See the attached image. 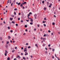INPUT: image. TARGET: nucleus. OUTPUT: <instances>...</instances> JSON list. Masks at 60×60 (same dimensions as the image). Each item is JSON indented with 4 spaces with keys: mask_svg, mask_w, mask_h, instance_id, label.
<instances>
[{
    "mask_svg": "<svg viewBox=\"0 0 60 60\" xmlns=\"http://www.w3.org/2000/svg\"><path fill=\"white\" fill-rule=\"evenodd\" d=\"M45 45V44H44L43 45V47H44Z\"/></svg>",
    "mask_w": 60,
    "mask_h": 60,
    "instance_id": "obj_36",
    "label": "nucleus"
},
{
    "mask_svg": "<svg viewBox=\"0 0 60 60\" xmlns=\"http://www.w3.org/2000/svg\"><path fill=\"white\" fill-rule=\"evenodd\" d=\"M29 15H32V13L31 12H30L29 13Z\"/></svg>",
    "mask_w": 60,
    "mask_h": 60,
    "instance_id": "obj_7",
    "label": "nucleus"
},
{
    "mask_svg": "<svg viewBox=\"0 0 60 60\" xmlns=\"http://www.w3.org/2000/svg\"><path fill=\"white\" fill-rule=\"evenodd\" d=\"M21 49H23V47H22L21 48Z\"/></svg>",
    "mask_w": 60,
    "mask_h": 60,
    "instance_id": "obj_54",
    "label": "nucleus"
},
{
    "mask_svg": "<svg viewBox=\"0 0 60 60\" xmlns=\"http://www.w3.org/2000/svg\"><path fill=\"white\" fill-rule=\"evenodd\" d=\"M14 51H15V50H13L12 52V53H13L14 52Z\"/></svg>",
    "mask_w": 60,
    "mask_h": 60,
    "instance_id": "obj_24",
    "label": "nucleus"
},
{
    "mask_svg": "<svg viewBox=\"0 0 60 60\" xmlns=\"http://www.w3.org/2000/svg\"><path fill=\"white\" fill-rule=\"evenodd\" d=\"M49 7H50H50H51V6H50V5L49 6Z\"/></svg>",
    "mask_w": 60,
    "mask_h": 60,
    "instance_id": "obj_58",
    "label": "nucleus"
},
{
    "mask_svg": "<svg viewBox=\"0 0 60 60\" xmlns=\"http://www.w3.org/2000/svg\"><path fill=\"white\" fill-rule=\"evenodd\" d=\"M6 48H8V45H7L6 46Z\"/></svg>",
    "mask_w": 60,
    "mask_h": 60,
    "instance_id": "obj_17",
    "label": "nucleus"
},
{
    "mask_svg": "<svg viewBox=\"0 0 60 60\" xmlns=\"http://www.w3.org/2000/svg\"><path fill=\"white\" fill-rule=\"evenodd\" d=\"M42 3L43 4H44V1H42Z\"/></svg>",
    "mask_w": 60,
    "mask_h": 60,
    "instance_id": "obj_29",
    "label": "nucleus"
},
{
    "mask_svg": "<svg viewBox=\"0 0 60 60\" xmlns=\"http://www.w3.org/2000/svg\"><path fill=\"white\" fill-rule=\"evenodd\" d=\"M21 4V3L19 2V3H18V5H20V4Z\"/></svg>",
    "mask_w": 60,
    "mask_h": 60,
    "instance_id": "obj_12",
    "label": "nucleus"
},
{
    "mask_svg": "<svg viewBox=\"0 0 60 60\" xmlns=\"http://www.w3.org/2000/svg\"><path fill=\"white\" fill-rule=\"evenodd\" d=\"M46 19H46V18H44V20H46Z\"/></svg>",
    "mask_w": 60,
    "mask_h": 60,
    "instance_id": "obj_53",
    "label": "nucleus"
},
{
    "mask_svg": "<svg viewBox=\"0 0 60 60\" xmlns=\"http://www.w3.org/2000/svg\"><path fill=\"white\" fill-rule=\"evenodd\" d=\"M30 25H33V22H31V23H30Z\"/></svg>",
    "mask_w": 60,
    "mask_h": 60,
    "instance_id": "obj_8",
    "label": "nucleus"
},
{
    "mask_svg": "<svg viewBox=\"0 0 60 60\" xmlns=\"http://www.w3.org/2000/svg\"><path fill=\"white\" fill-rule=\"evenodd\" d=\"M50 44L49 45H48V47H50Z\"/></svg>",
    "mask_w": 60,
    "mask_h": 60,
    "instance_id": "obj_49",
    "label": "nucleus"
},
{
    "mask_svg": "<svg viewBox=\"0 0 60 60\" xmlns=\"http://www.w3.org/2000/svg\"><path fill=\"white\" fill-rule=\"evenodd\" d=\"M26 59H27V60L28 59V57H27L26 58Z\"/></svg>",
    "mask_w": 60,
    "mask_h": 60,
    "instance_id": "obj_62",
    "label": "nucleus"
},
{
    "mask_svg": "<svg viewBox=\"0 0 60 60\" xmlns=\"http://www.w3.org/2000/svg\"><path fill=\"white\" fill-rule=\"evenodd\" d=\"M8 53V52L7 51V50L5 51V56H7V53Z\"/></svg>",
    "mask_w": 60,
    "mask_h": 60,
    "instance_id": "obj_1",
    "label": "nucleus"
},
{
    "mask_svg": "<svg viewBox=\"0 0 60 60\" xmlns=\"http://www.w3.org/2000/svg\"><path fill=\"white\" fill-rule=\"evenodd\" d=\"M46 39V38H43V40L44 41H45Z\"/></svg>",
    "mask_w": 60,
    "mask_h": 60,
    "instance_id": "obj_5",
    "label": "nucleus"
},
{
    "mask_svg": "<svg viewBox=\"0 0 60 60\" xmlns=\"http://www.w3.org/2000/svg\"><path fill=\"white\" fill-rule=\"evenodd\" d=\"M8 29H10V28L9 27H8Z\"/></svg>",
    "mask_w": 60,
    "mask_h": 60,
    "instance_id": "obj_42",
    "label": "nucleus"
},
{
    "mask_svg": "<svg viewBox=\"0 0 60 60\" xmlns=\"http://www.w3.org/2000/svg\"><path fill=\"white\" fill-rule=\"evenodd\" d=\"M25 7L26 8H27V6H26Z\"/></svg>",
    "mask_w": 60,
    "mask_h": 60,
    "instance_id": "obj_44",
    "label": "nucleus"
},
{
    "mask_svg": "<svg viewBox=\"0 0 60 60\" xmlns=\"http://www.w3.org/2000/svg\"><path fill=\"white\" fill-rule=\"evenodd\" d=\"M17 47H15V49H17Z\"/></svg>",
    "mask_w": 60,
    "mask_h": 60,
    "instance_id": "obj_50",
    "label": "nucleus"
},
{
    "mask_svg": "<svg viewBox=\"0 0 60 60\" xmlns=\"http://www.w3.org/2000/svg\"><path fill=\"white\" fill-rule=\"evenodd\" d=\"M25 34H26V33H24V34H23V35H25Z\"/></svg>",
    "mask_w": 60,
    "mask_h": 60,
    "instance_id": "obj_63",
    "label": "nucleus"
},
{
    "mask_svg": "<svg viewBox=\"0 0 60 60\" xmlns=\"http://www.w3.org/2000/svg\"><path fill=\"white\" fill-rule=\"evenodd\" d=\"M10 41L11 42V43H12V41L11 40Z\"/></svg>",
    "mask_w": 60,
    "mask_h": 60,
    "instance_id": "obj_57",
    "label": "nucleus"
},
{
    "mask_svg": "<svg viewBox=\"0 0 60 60\" xmlns=\"http://www.w3.org/2000/svg\"><path fill=\"white\" fill-rule=\"evenodd\" d=\"M30 57H31V58H32V57H33V56H30Z\"/></svg>",
    "mask_w": 60,
    "mask_h": 60,
    "instance_id": "obj_55",
    "label": "nucleus"
},
{
    "mask_svg": "<svg viewBox=\"0 0 60 60\" xmlns=\"http://www.w3.org/2000/svg\"><path fill=\"white\" fill-rule=\"evenodd\" d=\"M37 14H35L34 15V16L35 17V19H36V17H37Z\"/></svg>",
    "mask_w": 60,
    "mask_h": 60,
    "instance_id": "obj_3",
    "label": "nucleus"
},
{
    "mask_svg": "<svg viewBox=\"0 0 60 60\" xmlns=\"http://www.w3.org/2000/svg\"><path fill=\"white\" fill-rule=\"evenodd\" d=\"M51 34L52 35H53L54 34H53V33H52Z\"/></svg>",
    "mask_w": 60,
    "mask_h": 60,
    "instance_id": "obj_32",
    "label": "nucleus"
},
{
    "mask_svg": "<svg viewBox=\"0 0 60 60\" xmlns=\"http://www.w3.org/2000/svg\"><path fill=\"white\" fill-rule=\"evenodd\" d=\"M14 60H17V59H16V58L14 59Z\"/></svg>",
    "mask_w": 60,
    "mask_h": 60,
    "instance_id": "obj_60",
    "label": "nucleus"
},
{
    "mask_svg": "<svg viewBox=\"0 0 60 60\" xmlns=\"http://www.w3.org/2000/svg\"><path fill=\"white\" fill-rule=\"evenodd\" d=\"M45 36H46V35L44 34V37H45Z\"/></svg>",
    "mask_w": 60,
    "mask_h": 60,
    "instance_id": "obj_48",
    "label": "nucleus"
},
{
    "mask_svg": "<svg viewBox=\"0 0 60 60\" xmlns=\"http://www.w3.org/2000/svg\"><path fill=\"white\" fill-rule=\"evenodd\" d=\"M18 20H20V18H18Z\"/></svg>",
    "mask_w": 60,
    "mask_h": 60,
    "instance_id": "obj_52",
    "label": "nucleus"
},
{
    "mask_svg": "<svg viewBox=\"0 0 60 60\" xmlns=\"http://www.w3.org/2000/svg\"><path fill=\"white\" fill-rule=\"evenodd\" d=\"M37 26H38V27H39V25H37Z\"/></svg>",
    "mask_w": 60,
    "mask_h": 60,
    "instance_id": "obj_61",
    "label": "nucleus"
},
{
    "mask_svg": "<svg viewBox=\"0 0 60 60\" xmlns=\"http://www.w3.org/2000/svg\"><path fill=\"white\" fill-rule=\"evenodd\" d=\"M27 51V50H26V48L24 49V52H26Z\"/></svg>",
    "mask_w": 60,
    "mask_h": 60,
    "instance_id": "obj_2",
    "label": "nucleus"
},
{
    "mask_svg": "<svg viewBox=\"0 0 60 60\" xmlns=\"http://www.w3.org/2000/svg\"><path fill=\"white\" fill-rule=\"evenodd\" d=\"M7 60H10V58L9 57H8V58Z\"/></svg>",
    "mask_w": 60,
    "mask_h": 60,
    "instance_id": "obj_19",
    "label": "nucleus"
},
{
    "mask_svg": "<svg viewBox=\"0 0 60 60\" xmlns=\"http://www.w3.org/2000/svg\"><path fill=\"white\" fill-rule=\"evenodd\" d=\"M10 1H9V3H10V4H11V0H10Z\"/></svg>",
    "mask_w": 60,
    "mask_h": 60,
    "instance_id": "obj_9",
    "label": "nucleus"
},
{
    "mask_svg": "<svg viewBox=\"0 0 60 60\" xmlns=\"http://www.w3.org/2000/svg\"><path fill=\"white\" fill-rule=\"evenodd\" d=\"M21 22H23V20H22L21 21Z\"/></svg>",
    "mask_w": 60,
    "mask_h": 60,
    "instance_id": "obj_46",
    "label": "nucleus"
},
{
    "mask_svg": "<svg viewBox=\"0 0 60 60\" xmlns=\"http://www.w3.org/2000/svg\"><path fill=\"white\" fill-rule=\"evenodd\" d=\"M14 14H15V15H16V13L15 12H14Z\"/></svg>",
    "mask_w": 60,
    "mask_h": 60,
    "instance_id": "obj_23",
    "label": "nucleus"
},
{
    "mask_svg": "<svg viewBox=\"0 0 60 60\" xmlns=\"http://www.w3.org/2000/svg\"><path fill=\"white\" fill-rule=\"evenodd\" d=\"M15 26H18V24H15Z\"/></svg>",
    "mask_w": 60,
    "mask_h": 60,
    "instance_id": "obj_18",
    "label": "nucleus"
},
{
    "mask_svg": "<svg viewBox=\"0 0 60 60\" xmlns=\"http://www.w3.org/2000/svg\"><path fill=\"white\" fill-rule=\"evenodd\" d=\"M50 5L51 6H52V4H50Z\"/></svg>",
    "mask_w": 60,
    "mask_h": 60,
    "instance_id": "obj_45",
    "label": "nucleus"
},
{
    "mask_svg": "<svg viewBox=\"0 0 60 60\" xmlns=\"http://www.w3.org/2000/svg\"><path fill=\"white\" fill-rule=\"evenodd\" d=\"M23 59H24V60H26V58L25 57H23Z\"/></svg>",
    "mask_w": 60,
    "mask_h": 60,
    "instance_id": "obj_35",
    "label": "nucleus"
},
{
    "mask_svg": "<svg viewBox=\"0 0 60 60\" xmlns=\"http://www.w3.org/2000/svg\"><path fill=\"white\" fill-rule=\"evenodd\" d=\"M3 23L4 24H6V22L4 21Z\"/></svg>",
    "mask_w": 60,
    "mask_h": 60,
    "instance_id": "obj_33",
    "label": "nucleus"
},
{
    "mask_svg": "<svg viewBox=\"0 0 60 60\" xmlns=\"http://www.w3.org/2000/svg\"><path fill=\"white\" fill-rule=\"evenodd\" d=\"M30 19V21H31V22H33V20L32 19H31V18H29V19Z\"/></svg>",
    "mask_w": 60,
    "mask_h": 60,
    "instance_id": "obj_4",
    "label": "nucleus"
},
{
    "mask_svg": "<svg viewBox=\"0 0 60 60\" xmlns=\"http://www.w3.org/2000/svg\"><path fill=\"white\" fill-rule=\"evenodd\" d=\"M45 53H48V52L46 51L45 52Z\"/></svg>",
    "mask_w": 60,
    "mask_h": 60,
    "instance_id": "obj_59",
    "label": "nucleus"
},
{
    "mask_svg": "<svg viewBox=\"0 0 60 60\" xmlns=\"http://www.w3.org/2000/svg\"><path fill=\"white\" fill-rule=\"evenodd\" d=\"M15 11H17V8H15L14 9Z\"/></svg>",
    "mask_w": 60,
    "mask_h": 60,
    "instance_id": "obj_22",
    "label": "nucleus"
},
{
    "mask_svg": "<svg viewBox=\"0 0 60 60\" xmlns=\"http://www.w3.org/2000/svg\"><path fill=\"white\" fill-rule=\"evenodd\" d=\"M28 55V53H26V54H25V56H26V55Z\"/></svg>",
    "mask_w": 60,
    "mask_h": 60,
    "instance_id": "obj_11",
    "label": "nucleus"
},
{
    "mask_svg": "<svg viewBox=\"0 0 60 60\" xmlns=\"http://www.w3.org/2000/svg\"><path fill=\"white\" fill-rule=\"evenodd\" d=\"M34 31H35V30H36V28H35L34 29Z\"/></svg>",
    "mask_w": 60,
    "mask_h": 60,
    "instance_id": "obj_64",
    "label": "nucleus"
},
{
    "mask_svg": "<svg viewBox=\"0 0 60 60\" xmlns=\"http://www.w3.org/2000/svg\"><path fill=\"white\" fill-rule=\"evenodd\" d=\"M35 46H37V47L38 48V45H37V44H35Z\"/></svg>",
    "mask_w": 60,
    "mask_h": 60,
    "instance_id": "obj_16",
    "label": "nucleus"
},
{
    "mask_svg": "<svg viewBox=\"0 0 60 60\" xmlns=\"http://www.w3.org/2000/svg\"><path fill=\"white\" fill-rule=\"evenodd\" d=\"M30 48H31V47L30 46H29L28 47V49H30Z\"/></svg>",
    "mask_w": 60,
    "mask_h": 60,
    "instance_id": "obj_30",
    "label": "nucleus"
},
{
    "mask_svg": "<svg viewBox=\"0 0 60 60\" xmlns=\"http://www.w3.org/2000/svg\"><path fill=\"white\" fill-rule=\"evenodd\" d=\"M10 20H11H11H12L13 19V18H10Z\"/></svg>",
    "mask_w": 60,
    "mask_h": 60,
    "instance_id": "obj_10",
    "label": "nucleus"
},
{
    "mask_svg": "<svg viewBox=\"0 0 60 60\" xmlns=\"http://www.w3.org/2000/svg\"><path fill=\"white\" fill-rule=\"evenodd\" d=\"M49 49H52V48H49Z\"/></svg>",
    "mask_w": 60,
    "mask_h": 60,
    "instance_id": "obj_47",
    "label": "nucleus"
},
{
    "mask_svg": "<svg viewBox=\"0 0 60 60\" xmlns=\"http://www.w3.org/2000/svg\"><path fill=\"white\" fill-rule=\"evenodd\" d=\"M26 2H24V4H26Z\"/></svg>",
    "mask_w": 60,
    "mask_h": 60,
    "instance_id": "obj_37",
    "label": "nucleus"
},
{
    "mask_svg": "<svg viewBox=\"0 0 60 60\" xmlns=\"http://www.w3.org/2000/svg\"><path fill=\"white\" fill-rule=\"evenodd\" d=\"M10 32H13V30H10Z\"/></svg>",
    "mask_w": 60,
    "mask_h": 60,
    "instance_id": "obj_43",
    "label": "nucleus"
},
{
    "mask_svg": "<svg viewBox=\"0 0 60 60\" xmlns=\"http://www.w3.org/2000/svg\"><path fill=\"white\" fill-rule=\"evenodd\" d=\"M13 4V3H11V6H12V4Z\"/></svg>",
    "mask_w": 60,
    "mask_h": 60,
    "instance_id": "obj_56",
    "label": "nucleus"
},
{
    "mask_svg": "<svg viewBox=\"0 0 60 60\" xmlns=\"http://www.w3.org/2000/svg\"><path fill=\"white\" fill-rule=\"evenodd\" d=\"M19 15H20V13H19Z\"/></svg>",
    "mask_w": 60,
    "mask_h": 60,
    "instance_id": "obj_51",
    "label": "nucleus"
},
{
    "mask_svg": "<svg viewBox=\"0 0 60 60\" xmlns=\"http://www.w3.org/2000/svg\"><path fill=\"white\" fill-rule=\"evenodd\" d=\"M21 6H22V7H23V5H22V4H21Z\"/></svg>",
    "mask_w": 60,
    "mask_h": 60,
    "instance_id": "obj_39",
    "label": "nucleus"
},
{
    "mask_svg": "<svg viewBox=\"0 0 60 60\" xmlns=\"http://www.w3.org/2000/svg\"><path fill=\"white\" fill-rule=\"evenodd\" d=\"M55 56L56 57V58H57V57L56 56V54H55Z\"/></svg>",
    "mask_w": 60,
    "mask_h": 60,
    "instance_id": "obj_20",
    "label": "nucleus"
},
{
    "mask_svg": "<svg viewBox=\"0 0 60 60\" xmlns=\"http://www.w3.org/2000/svg\"><path fill=\"white\" fill-rule=\"evenodd\" d=\"M10 0H8V3H7V4H9V1H10Z\"/></svg>",
    "mask_w": 60,
    "mask_h": 60,
    "instance_id": "obj_34",
    "label": "nucleus"
},
{
    "mask_svg": "<svg viewBox=\"0 0 60 60\" xmlns=\"http://www.w3.org/2000/svg\"><path fill=\"white\" fill-rule=\"evenodd\" d=\"M48 32H49V33H50V32H51L49 30L48 31Z\"/></svg>",
    "mask_w": 60,
    "mask_h": 60,
    "instance_id": "obj_41",
    "label": "nucleus"
},
{
    "mask_svg": "<svg viewBox=\"0 0 60 60\" xmlns=\"http://www.w3.org/2000/svg\"><path fill=\"white\" fill-rule=\"evenodd\" d=\"M26 21L27 22H28V21H29V20H26Z\"/></svg>",
    "mask_w": 60,
    "mask_h": 60,
    "instance_id": "obj_31",
    "label": "nucleus"
},
{
    "mask_svg": "<svg viewBox=\"0 0 60 60\" xmlns=\"http://www.w3.org/2000/svg\"><path fill=\"white\" fill-rule=\"evenodd\" d=\"M52 58H54V56H52Z\"/></svg>",
    "mask_w": 60,
    "mask_h": 60,
    "instance_id": "obj_27",
    "label": "nucleus"
},
{
    "mask_svg": "<svg viewBox=\"0 0 60 60\" xmlns=\"http://www.w3.org/2000/svg\"><path fill=\"white\" fill-rule=\"evenodd\" d=\"M19 57V55H18V56H17V57H16V58H18V57Z\"/></svg>",
    "mask_w": 60,
    "mask_h": 60,
    "instance_id": "obj_26",
    "label": "nucleus"
},
{
    "mask_svg": "<svg viewBox=\"0 0 60 60\" xmlns=\"http://www.w3.org/2000/svg\"><path fill=\"white\" fill-rule=\"evenodd\" d=\"M44 26H46V24H44Z\"/></svg>",
    "mask_w": 60,
    "mask_h": 60,
    "instance_id": "obj_28",
    "label": "nucleus"
},
{
    "mask_svg": "<svg viewBox=\"0 0 60 60\" xmlns=\"http://www.w3.org/2000/svg\"><path fill=\"white\" fill-rule=\"evenodd\" d=\"M12 23H13V24H14V23H15V22H14V21H12Z\"/></svg>",
    "mask_w": 60,
    "mask_h": 60,
    "instance_id": "obj_15",
    "label": "nucleus"
},
{
    "mask_svg": "<svg viewBox=\"0 0 60 60\" xmlns=\"http://www.w3.org/2000/svg\"><path fill=\"white\" fill-rule=\"evenodd\" d=\"M44 9L45 10L46 9V8H44Z\"/></svg>",
    "mask_w": 60,
    "mask_h": 60,
    "instance_id": "obj_40",
    "label": "nucleus"
},
{
    "mask_svg": "<svg viewBox=\"0 0 60 60\" xmlns=\"http://www.w3.org/2000/svg\"><path fill=\"white\" fill-rule=\"evenodd\" d=\"M52 51H55V49H52Z\"/></svg>",
    "mask_w": 60,
    "mask_h": 60,
    "instance_id": "obj_21",
    "label": "nucleus"
},
{
    "mask_svg": "<svg viewBox=\"0 0 60 60\" xmlns=\"http://www.w3.org/2000/svg\"><path fill=\"white\" fill-rule=\"evenodd\" d=\"M52 25H55V23L54 22H53L52 23Z\"/></svg>",
    "mask_w": 60,
    "mask_h": 60,
    "instance_id": "obj_14",
    "label": "nucleus"
},
{
    "mask_svg": "<svg viewBox=\"0 0 60 60\" xmlns=\"http://www.w3.org/2000/svg\"><path fill=\"white\" fill-rule=\"evenodd\" d=\"M25 27H27V25H25Z\"/></svg>",
    "mask_w": 60,
    "mask_h": 60,
    "instance_id": "obj_38",
    "label": "nucleus"
},
{
    "mask_svg": "<svg viewBox=\"0 0 60 60\" xmlns=\"http://www.w3.org/2000/svg\"><path fill=\"white\" fill-rule=\"evenodd\" d=\"M8 39H9V40H10V38H11V37H10V36H8Z\"/></svg>",
    "mask_w": 60,
    "mask_h": 60,
    "instance_id": "obj_6",
    "label": "nucleus"
},
{
    "mask_svg": "<svg viewBox=\"0 0 60 60\" xmlns=\"http://www.w3.org/2000/svg\"><path fill=\"white\" fill-rule=\"evenodd\" d=\"M9 42L7 41L6 44H9Z\"/></svg>",
    "mask_w": 60,
    "mask_h": 60,
    "instance_id": "obj_13",
    "label": "nucleus"
},
{
    "mask_svg": "<svg viewBox=\"0 0 60 60\" xmlns=\"http://www.w3.org/2000/svg\"><path fill=\"white\" fill-rule=\"evenodd\" d=\"M57 58L58 60H60V59L58 57H57Z\"/></svg>",
    "mask_w": 60,
    "mask_h": 60,
    "instance_id": "obj_25",
    "label": "nucleus"
}]
</instances>
